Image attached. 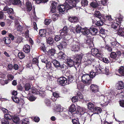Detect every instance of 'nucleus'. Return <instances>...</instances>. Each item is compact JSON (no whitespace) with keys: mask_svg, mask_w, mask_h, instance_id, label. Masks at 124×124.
Masks as SVG:
<instances>
[{"mask_svg":"<svg viewBox=\"0 0 124 124\" xmlns=\"http://www.w3.org/2000/svg\"><path fill=\"white\" fill-rule=\"evenodd\" d=\"M79 0H69L68 3L66 2L63 5H59L57 7V10L60 14H63L65 11L76 7V4L79 2Z\"/></svg>","mask_w":124,"mask_h":124,"instance_id":"nucleus-1","label":"nucleus"},{"mask_svg":"<svg viewBox=\"0 0 124 124\" xmlns=\"http://www.w3.org/2000/svg\"><path fill=\"white\" fill-rule=\"evenodd\" d=\"M122 18L121 17L117 18L112 23L111 27L116 30L118 28L117 30V34L120 36H124V28L121 27V23Z\"/></svg>","mask_w":124,"mask_h":124,"instance_id":"nucleus-2","label":"nucleus"},{"mask_svg":"<svg viewBox=\"0 0 124 124\" xmlns=\"http://www.w3.org/2000/svg\"><path fill=\"white\" fill-rule=\"evenodd\" d=\"M91 54H86L84 56L83 60L85 62V64L86 65L95 63L96 61L95 59H92L91 57Z\"/></svg>","mask_w":124,"mask_h":124,"instance_id":"nucleus-3","label":"nucleus"},{"mask_svg":"<svg viewBox=\"0 0 124 124\" xmlns=\"http://www.w3.org/2000/svg\"><path fill=\"white\" fill-rule=\"evenodd\" d=\"M81 78L82 82L86 85H89L92 83V79L89 74H83Z\"/></svg>","mask_w":124,"mask_h":124,"instance_id":"nucleus-4","label":"nucleus"},{"mask_svg":"<svg viewBox=\"0 0 124 124\" xmlns=\"http://www.w3.org/2000/svg\"><path fill=\"white\" fill-rule=\"evenodd\" d=\"M9 2L11 4L19 6L23 9L24 8V5L22 4V2L20 0H10Z\"/></svg>","mask_w":124,"mask_h":124,"instance_id":"nucleus-5","label":"nucleus"},{"mask_svg":"<svg viewBox=\"0 0 124 124\" xmlns=\"http://www.w3.org/2000/svg\"><path fill=\"white\" fill-rule=\"evenodd\" d=\"M76 96L73 97L72 99V101L75 102L78 101L80 99L83 100V96L79 91L76 93Z\"/></svg>","mask_w":124,"mask_h":124,"instance_id":"nucleus-6","label":"nucleus"},{"mask_svg":"<svg viewBox=\"0 0 124 124\" xmlns=\"http://www.w3.org/2000/svg\"><path fill=\"white\" fill-rule=\"evenodd\" d=\"M83 56V54H78L74 58L75 62V67L78 68L80 65Z\"/></svg>","mask_w":124,"mask_h":124,"instance_id":"nucleus-7","label":"nucleus"},{"mask_svg":"<svg viewBox=\"0 0 124 124\" xmlns=\"http://www.w3.org/2000/svg\"><path fill=\"white\" fill-rule=\"evenodd\" d=\"M57 81L62 86H65V85L69 84L68 83L67 79L63 76L59 78Z\"/></svg>","mask_w":124,"mask_h":124,"instance_id":"nucleus-8","label":"nucleus"},{"mask_svg":"<svg viewBox=\"0 0 124 124\" xmlns=\"http://www.w3.org/2000/svg\"><path fill=\"white\" fill-rule=\"evenodd\" d=\"M96 70H97L96 72L98 74L100 73H104L108 75L109 72V69L108 68L105 67L104 68H101V69L99 67L96 68Z\"/></svg>","mask_w":124,"mask_h":124,"instance_id":"nucleus-9","label":"nucleus"},{"mask_svg":"<svg viewBox=\"0 0 124 124\" xmlns=\"http://www.w3.org/2000/svg\"><path fill=\"white\" fill-rule=\"evenodd\" d=\"M102 19H101L97 21L94 19L93 20V23H95L96 25L98 26H100L102 25L103 23V21H105L106 19L104 17H102Z\"/></svg>","mask_w":124,"mask_h":124,"instance_id":"nucleus-10","label":"nucleus"},{"mask_svg":"<svg viewBox=\"0 0 124 124\" xmlns=\"http://www.w3.org/2000/svg\"><path fill=\"white\" fill-rule=\"evenodd\" d=\"M99 29L100 31L98 32L99 35L102 38H105L106 36V33L107 31L102 27H101V28H100Z\"/></svg>","mask_w":124,"mask_h":124,"instance_id":"nucleus-11","label":"nucleus"},{"mask_svg":"<svg viewBox=\"0 0 124 124\" xmlns=\"http://www.w3.org/2000/svg\"><path fill=\"white\" fill-rule=\"evenodd\" d=\"M57 5V3L55 2H53L51 4V6L50 7L51 10L49 12L50 14H52V13H54L56 12Z\"/></svg>","mask_w":124,"mask_h":124,"instance_id":"nucleus-12","label":"nucleus"},{"mask_svg":"<svg viewBox=\"0 0 124 124\" xmlns=\"http://www.w3.org/2000/svg\"><path fill=\"white\" fill-rule=\"evenodd\" d=\"M117 93L116 94V97L121 98L124 97V89L117 90Z\"/></svg>","mask_w":124,"mask_h":124,"instance_id":"nucleus-13","label":"nucleus"},{"mask_svg":"<svg viewBox=\"0 0 124 124\" xmlns=\"http://www.w3.org/2000/svg\"><path fill=\"white\" fill-rule=\"evenodd\" d=\"M60 44L57 46V47L60 51L62 50L67 46V44L66 42L62 41L60 42Z\"/></svg>","mask_w":124,"mask_h":124,"instance_id":"nucleus-14","label":"nucleus"},{"mask_svg":"<svg viewBox=\"0 0 124 124\" xmlns=\"http://www.w3.org/2000/svg\"><path fill=\"white\" fill-rule=\"evenodd\" d=\"M66 64L68 67H71L74 65L75 67V62L73 60L70 58H67L66 59Z\"/></svg>","mask_w":124,"mask_h":124,"instance_id":"nucleus-15","label":"nucleus"},{"mask_svg":"<svg viewBox=\"0 0 124 124\" xmlns=\"http://www.w3.org/2000/svg\"><path fill=\"white\" fill-rule=\"evenodd\" d=\"M68 20L71 23H77L79 21L78 17L76 16H69Z\"/></svg>","mask_w":124,"mask_h":124,"instance_id":"nucleus-16","label":"nucleus"},{"mask_svg":"<svg viewBox=\"0 0 124 124\" xmlns=\"http://www.w3.org/2000/svg\"><path fill=\"white\" fill-rule=\"evenodd\" d=\"M78 44H79L78 43H76L73 45L71 46V50L72 51H74L75 53L78 52L80 48Z\"/></svg>","mask_w":124,"mask_h":124,"instance_id":"nucleus-17","label":"nucleus"},{"mask_svg":"<svg viewBox=\"0 0 124 124\" xmlns=\"http://www.w3.org/2000/svg\"><path fill=\"white\" fill-rule=\"evenodd\" d=\"M90 89L92 92L96 93L99 91L98 86L95 85H91L90 86Z\"/></svg>","mask_w":124,"mask_h":124,"instance_id":"nucleus-18","label":"nucleus"},{"mask_svg":"<svg viewBox=\"0 0 124 124\" xmlns=\"http://www.w3.org/2000/svg\"><path fill=\"white\" fill-rule=\"evenodd\" d=\"M66 56L64 52L61 51L59 52L58 54L57 57L58 59L62 60L66 59Z\"/></svg>","mask_w":124,"mask_h":124,"instance_id":"nucleus-19","label":"nucleus"},{"mask_svg":"<svg viewBox=\"0 0 124 124\" xmlns=\"http://www.w3.org/2000/svg\"><path fill=\"white\" fill-rule=\"evenodd\" d=\"M25 7L27 12H30L32 9V5L31 3L29 1H27L26 2Z\"/></svg>","mask_w":124,"mask_h":124,"instance_id":"nucleus-20","label":"nucleus"},{"mask_svg":"<svg viewBox=\"0 0 124 124\" xmlns=\"http://www.w3.org/2000/svg\"><path fill=\"white\" fill-rule=\"evenodd\" d=\"M12 119L15 124H20L21 121L18 116L14 115Z\"/></svg>","mask_w":124,"mask_h":124,"instance_id":"nucleus-21","label":"nucleus"},{"mask_svg":"<svg viewBox=\"0 0 124 124\" xmlns=\"http://www.w3.org/2000/svg\"><path fill=\"white\" fill-rule=\"evenodd\" d=\"M46 29H40L39 30V34L41 37H45L46 35Z\"/></svg>","mask_w":124,"mask_h":124,"instance_id":"nucleus-22","label":"nucleus"},{"mask_svg":"<svg viewBox=\"0 0 124 124\" xmlns=\"http://www.w3.org/2000/svg\"><path fill=\"white\" fill-rule=\"evenodd\" d=\"M98 31L97 29L95 28H90V33L93 35H99Z\"/></svg>","mask_w":124,"mask_h":124,"instance_id":"nucleus-23","label":"nucleus"},{"mask_svg":"<svg viewBox=\"0 0 124 124\" xmlns=\"http://www.w3.org/2000/svg\"><path fill=\"white\" fill-rule=\"evenodd\" d=\"M13 114L10 112L9 111L7 114H4V117L7 120H10L13 117Z\"/></svg>","mask_w":124,"mask_h":124,"instance_id":"nucleus-24","label":"nucleus"},{"mask_svg":"<svg viewBox=\"0 0 124 124\" xmlns=\"http://www.w3.org/2000/svg\"><path fill=\"white\" fill-rule=\"evenodd\" d=\"M30 49L31 47L30 46L26 45L24 46L23 50L25 53H28L30 52Z\"/></svg>","mask_w":124,"mask_h":124,"instance_id":"nucleus-25","label":"nucleus"},{"mask_svg":"<svg viewBox=\"0 0 124 124\" xmlns=\"http://www.w3.org/2000/svg\"><path fill=\"white\" fill-rule=\"evenodd\" d=\"M56 50L54 48L49 49L47 51L48 54L50 56H53L55 53Z\"/></svg>","mask_w":124,"mask_h":124,"instance_id":"nucleus-26","label":"nucleus"},{"mask_svg":"<svg viewBox=\"0 0 124 124\" xmlns=\"http://www.w3.org/2000/svg\"><path fill=\"white\" fill-rule=\"evenodd\" d=\"M81 33L85 35H87L90 33V29H89L86 28H82Z\"/></svg>","mask_w":124,"mask_h":124,"instance_id":"nucleus-27","label":"nucleus"},{"mask_svg":"<svg viewBox=\"0 0 124 124\" xmlns=\"http://www.w3.org/2000/svg\"><path fill=\"white\" fill-rule=\"evenodd\" d=\"M67 77L68 83H69V84L71 83L74 82L75 79L73 76L71 75H69Z\"/></svg>","mask_w":124,"mask_h":124,"instance_id":"nucleus-28","label":"nucleus"},{"mask_svg":"<svg viewBox=\"0 0 124 124\" xmlns=\"http://www.w3.org/2000/svg\"><path fill=\"white\" fill-rule=\"evenodd\" d=\"M118 85L116 88L118 90L124 89L123 88H124V84L123 82L121 81H119L118 82Z\"/></svg>","mask_w":124,"mask_h":124,"instance_id":"nucleus-29","label":"nucleus"},{"mask_svg":"<svg viewBox=\"0 0 124 124\" xmlns=\"http://www.w3.org/2000/svg\"><path fill=\"white\" fill-rule=\"evenodd\" d=\"M118 72L121 76H124V66H120L118 70Z\"/></svg>","mask_w":124,"mask_h":124,"instance_id":"nucleus-30","label":"nucleus"},{"mask_svg":"<svg viewBox=\"0 0 124 124\" xmlns=\"http://www.w3.org/2000/svg\"><path fill=\"white\" fill-rule=\"evenodd\" d=\"M27 98L28 100L31 101H35L36 98V97H35L33 95H31L30 93H29L28 94Z\"/></svg>","mask_w":124,"mask_h":124,"instance_id":"nucleus-31","label":"nucleus"},{"mask_svg":"<svg viewBox=\"0 0 124 124\" xmlns=\"http://www.w3.org/2000/svg\"><path fill=\"white\" fill-rule=\"evenodd\" d=\"M94 15L95 16L98 18L99 19H102V17H103L101 16V14L99 11H95L94 13Z\"/></svg>","mask_w":124,"mask_h":124,"instance_id":"nucleus-32","label":"nucleus"},{"mask_svg":"<svg viewBox=\"0 0 124 124\" xmlns=\"http://www.w3.org/2000/svg\"><path fill=\"white\" fill-rule=\"evenodd\" d=\"M93 112L95 114H99V113H101L102 111L101 108L99 107H96L93 108Z\"/></svg>","mask_w":124,"mask_h":124,"instance_id":"nucleus-33","label":"nucleus"},{"mask_svg":"<svg viewBox=\"0 0 124 124\" xmlns=\"http://www.w3.org/2000/svg\"><path fill=\"white\" fill-rule=\"evenodd\" d=\"M76 109V107L74 104H72L70 106L69 111L71 113L75 112Z\"/></svg>","mask_w":124,"mask_h":124,"instance_id":"nucleus-34","label":"nucleus"},{"mask_svg":"<svg viewBox=\"0 0 124 124\" xmlns=\"http://www.w3.org/2000/svg\"><path fill=\"white\" fill-rule=\"evenodd\" d=\"M52 62L53 63L54 67L57 68L58 67H59L60 66V63L59 62L55 59L53 60Z\"/></svg>","mask_w":124,"mask_h":124,"instance_id":"nucleus-35","label":"nucleus"},{"mask_svg":"<svg viewBox=\"0 0 124 124\" xmlns=\"http://www.w3.org/2000/svg\"><path fill=\"white\" fill-rule=\"evenodd\" d=\"M3 40L4 42V43L6 44H9L11 42V40L8 37H6L4 38Z\"/></svg>","mask_w":124,"mask_h":124,"instance_id":"nucleus-36","label":"nucleus"},{"mask_svg":"<svg viewBox=\"0 0 124 124\" xmlns=\"http://www.w3.org/2000/svg\"><path fill=\"white\" fill-rule=\"evenodd\" d=\"M92 42V38L91 37L87 36L85 39V43L88 44H90Z\"/></svg>","mask_w":124,"mask_h":124,"instance_id":"nucleus-37","label":"nucleus"},{"mask_svg":"<svg viewBox=\"0 0 124 124\" xmlns=\"http://www.w3.org/2000/svg\"><path fill=\"white\" fill-rule=\"evenodd\" d=\"M46 41L47 43L49 45H52L54 42V40L53 38L49 37L46 39Z\"/></svg>","mask_w":124,"mask_h":124,"instance_id":"nucleus-38","label":"nucleus"},{"mask_svg":"<svg viewBox=\"0 0 124 124\" xmlns=\"http://www.w3.org/2000/svg\"><path fill=\"white\" fill-rule=\"evenodd\" d=\"M23 40V38L22 37H17L15 38V41L16 43H19L21 42Z\"/></svg>","mask_w":124,"mask_h":124,"instance_id":"nucleus-39","label":"nucleus"},{"mask_svg":"<svg viewBox=\"0 0 124 124\" xmlns=\"http://www.w3.org/2000/svg\"><path fill=\"white\" fill-rule=\"evenodd\" d=\"M90 5L92 8H96L98 7L99 4L96 1H93L91 3Z\"/></svg>","mask_w":124,"mask_h":124,"instance_id":"nucleus-40","label":"nucleus"},{"mask_svg":"<svg viewBox=\"0 0 124 124\" xmlns=\"http://www.w3.org/2000/svg\"><path fill=\"white\" fill-rule=\"evenodd\" d=\"M32 63L33 64H36L38 67L40 68L39 66V60L38 58L34 57L33 58L32 60Z\"/></svg>","mask_w":124,"mask_h":124,"instance_id":"nucleus-41","label":"nucleus"},{"mask_svg":"<svg viewBox=\"0 0 124 124\" xmlns=\"http://www.w3.org/2000/svg\"><path fill=\"white\" fill-rule=\"evenodd\" d=\"M59 67H58L57 68L58 69L62 70H65L66 68H67V66L64 64H60V66H59Z\"/></svg>","mask_w":124,"mask_h":124,"instance_id":"nucleus-42","label":"nucleus"},{"mask_svg":"<svg viewBox=\"0 0 124 124\" xmlns=\"http://www.w3.org/2000/svg\"><path fill=\"white\" fill-rule=\"evenodd\" d=\"M110 56L111 58L115 59V61L117 60L116 58L117 54L116 53L111 52L110 54Z\"/></svg>","mask_w":124,"mask_h":124,"instance_id":"nucleus-43","label":"nucleus"},{"mask_svg":"<svg viewBox=\"0 0 124 124\" xmlns=\"http://www.w3.org/2000/svg\"><path fill=\"white\" fill-rule=\"evenodd\" d=\"M95 70H96V72L92 71L90 72L89 76H90V78H93L96 75V74H98V73H97L96 71H97V70L96 69Z\"/></svg>","mask_w":124,"mask_h":124,"instance_id":"nucleus-44","label":"nucleus"},{"mask_svg":"<svg viewBox=\"0 0 124 124\" xmlns=\"http://www.w3.org/2000/svg\"><path fill=\"white\" fill-rule=\"evenodd\" d=\"M76 31L77 33H79L81 32L82 28L81 26L78 25H77L76 26Z\"/></svg>","mask_w":124,"mask_h":124,"instance_id":"nucleus-45","label":"nucleus"},{"mask_svg":"<svg viewBox=\"0 0 124 124\" xmlns=\"http://www.w3.org/2000/svg\"><path fill=\"white\" fill-rule=\"evenodd\" d=\"M13 101L16 103H18L19 102L20 100L19 98L16 96H12V97Z\"/></svg>","mask_w":124,"mask_h":124,"instance_id":"nucleus-46","label":"nucleus"},{"mask_svg":"<svg viewBox=\"0 0 124 124\" xmlns=\"http://www.w3.org/2000/svg\"><path fill=\"white\" fill-rule=\"evenodd\" d=\"M88 1L87 0H82L81 1L82 6L83 7L86 6L88 5Z\"/></svg>","mask_w":124,"mask_h":124,"instance_id":"nucleus-47","label":"nucleus"},{"mask_svg":"<svg viewBox=\"0 0 124 124\" xmlns=\"http://www.w3.org/2000/svg\"><path fill=\"white\" fill-rule=\"evenodd\" d=\"M62 38V37L61 36L58 35H55L54 39V40L57 42L59 41Z\"/></svg>","mask_w":124,"mask_h":124,"instance_id":"nucleus-48","label":"nucleus"},{"mask_svg":"<svg viewBox=\"0 0 124 124\" xmlns=\"http://www.w3.org/2000/svg\"><path fill=\"white\" fill-rule=\"evenodd\" d=\"M18 56L19 58L21 59L24 58L25 56L24 53L22 52H20L18 54Z\"/></svg>","mask_w":124,"mask_h":124,"instance_id":"nucleus-49","label":"nucleus"},{"mask_svg":"<svg viewBox=\"0 0 124 124\" xmlns=\"http://www.w3.org/2000/svg\"><path fill=\"white\" fill-rule=\"evenodd\" d=\"M25 89L26 91H28L31 88V86L29 83H26L24 85Z\"/></svg>","mask_w":124,"mask_h":124,"instance_id":"nucleus-50","label":"nucleus"},{"mask_svg":"<svg viewBox=\"0 0 124 124\" xmlns=\"http://www.w3.org/2000/svg\"><path fill=\"white\" fill-rule=\"evenodd\" d=\"M88 108L89 109H93L94 108V105L91 102H89L88 104Z\"/></svg>","mask_w":124,"mask_h":124,"instance_id":"nucleus-51","label":"nucleus"},{"mask_svg":"<svg viewBox=\"0 0 124 124\" xmlns=\"http://www.w3.org/2000/svg\"><path fill=\"white\" fill-rule=\"evenodd\" d=\"M36 2L38 4L41 3H45L48 1V0H35Z\"/></svg>","mask_w":124,"mask_h":124,"instance_id":"nucleus-52","label":"nucleus"},{"mask_svg":"<svg viewBox=\"0 0 124 124\" xmlns=\"http://www.w3.org/2000/svg\"><path fill=\"white\" fill-rule=\"evenodd\" d=\"M92 54H94L96 56H98V53L99 51V50L98 49H92Z\"/></svg>","mask_w":124,"mask_h":124,"instance_id":"nucleus-53","label":"nucleus"},{"mask_svg":"<svg viewBox=\"0 0 124 124\" xmlns=\"http://www.w3.org/2000/svg\"><path fill=\"white\" fill-rule=\"evenodd\" d=\"M46 64V67L48 70H49L50 69H51L52 68V64L51 62L48 61Z\"/></svg>","mask_w":124,"mask_h":124,"instance_id":"nucleus-54","label":"nucleus"},{"mask_svg":"<svg viewBox=\"0 0 124 124\" xmlns=\"http://www.w3.org/2000/svg\"><path fill=\"white\" fill-rule=\"evenodd\" d=\"M7 12L9 14H11V15H12L14 13L13 9L11 8L8 9L7 10Z\"/></svg>","mask_w":124,"mask_h":124,"instance_id":"nucleus-55","label":"nucleus"},{"mask_svg":"<svg viewBox=\"0 0 124 124\" xmlns=\"http://www.w3.org/2000/svg\"><path fill=\"white\" fill-rule=\"evenodd\" d=\"M111 44L112 46L114 47L115 46H116L117 47L119 45V43L116 41L112 42L111 43Z\"/></svg>","mask_w":124,"mask_h":124,"instance_id":"nucleus-56","label":"nucleus"},{"mask_svg":"<svg viewBox=\"0 0 124 124\" xmlns=\"http://www.w3.org/2000/svg\"><path fill=\"white\" fill-rule=\"evenodd\" d=\"M41 44V46L40 47V49L42 50L45 53L46 51V50L44 44L43 43Z\"/></svg>","mask_w":124,"mask_h":124,"instance_id":"nucleus-57","label":"nucleus"},{"mask_svg":"<svg viewBox=\"0 0 124 124\" xmlns=\"http://www.w3.org/2000/svg\"><path fill=\"white\" fill-rule=\"evenodd\" d=\"M8 79L10 81H11L13 80L14 78V76L11 74H9L7 75Z\"/></svg>","mask_w":124,"mask_h":124,"instance_id":"nucleus-58","label":"nucleus"},{"mask_svg":"<svg viewBox=\"0 0 124 124\" xmlns=\"http://www.w3.org/2000/svg\"><path fill=\"white\" fill-rule=\"evenodd\" d=\"M44 102L47 106H50L51 102L48 99H46L44 100Z\"/></svg>","mask_w":124,"mask_h":124,"instance_id":"nucleus-59","label":"nucleus"},{"mask_svg":"<svg viewBox=\"0 0 124 124\" xmlns=\"http://www.w3.org/2000/svg\"><path fill=\"white\" fill-rule=\"evenodd\" d=\"M51 20L50 19H46L45 20L44 23L46 25H48L51 22Z\"/></svg>","mask_w":124,"mask_h":124,"instance_id":"nucleus-60","label":"nucleus"},{"mask_svg":"<svg viewBox=\"0 0 124 124\" xmlns=\"http://www.w3.org/2000/svg\"><path fill=\"white\" fill-rule=\"evenodd\" d=\"M68 28L66 26H64L63 28L60 31L63 32L65 33H67L68 31Z\"/></svg>","mask_w":124,"mask_h":124,"instance_id":"nucleus-61","label":"nucleus"},{"mask_svg":"<svg viewBox=\"0 0 124 124\" xmlns=\"http://www.w3.org/2000/svg\"><path fill=\"white\" fill-rule=\"evenodd\" d=\"M72 122L73 124H80L78 119H75L72 120Z\"/></svg>","mask_w":124,"mask_h":124,"instance_id":"nucleus-62","label":"nucleus"},{"mask_svg":"<svg viewBox=\"0 0 124 124\" xmlns=\"http://www.w3.org/2000/svg\"><path fill=\"white\" fill-rule=\"evenodd\" d=\"M13 65L11 63L9 64L8 66V68H7V70H11L13 68Z\"/></svg>","mask_w":124,"mask_h":124,"instance_id":"nucleus-63","label":"nucleus"},{"mask_svg":"<svg viewBox=\"0 0 124 124\" xmlns=\"http://www.w3.org/2000/svg\"><path fill=\"white\" fill-rule=\"evenodd\" d=\"M103 61L105 63L108 64L109 63V61L108 60V59L105 58L103 57L102 58Z\"/></svg>","mask_w":124,"mask_h":124,"instance_id":"nucleus-64","label":"nucleus"}]
</instances>
